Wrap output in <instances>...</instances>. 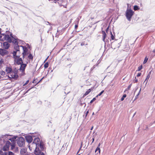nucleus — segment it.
<instances>
[{
	"mask_svg": "<svg viewBox=\"0 0 155 155\" xmlns=\"http://www.w3.org/2000/svg\"><path fill=\"white\" fill-rule=\"evenodd\" d=\"M2 155H8V153L7 152H4L2 154Z\"/></svg>",
	"mask_w": 155,
	"mask_h": 155,
	"instance_id": "nucleus-43",
	"label": "nucleus"
},
{
	"mask_svg": "<svg viewBox=\"0 0 155 155\" xmlns=\"http://www.w3.org/2000/svg\"><path fill=\"white\" fill-rule=\"evenodd\" d=\"M10 145L11 146V142L9 141H6L5 146L9 148Z\"/></svg>",
	"mask_w": 155,
	"mask_h": 155,
	"instance_id": "nucleus-18",
	"label": "nucleus"
},
{
	"mask_svg": "<svg viewBox=\"0 0 155 155\" xmlns=\"http://www.w3.org/2000/svg\"><path fill=\"white\" fill-rule=\"evenodd\" d=\"M35 80L33 81V83H35L36 82Z\"/></svg>",
	"mask_w": 155,
	"mask_h": 155,
	"instance_id": "nucleus-47",
	"label": "nucleus"
},
{
	"mask_svg": "<svg viewBox=\"0 0 155 155\" xmlns=\"http://www.w3.org/2000/svg\"><path fill=\"white\" fill-rule=\"evenodd\" d=\"M0 40L2 41L6 40L9 43L12 42L15 45L17 44V39L13 37L12 33L9 31H7L5 34L1 36L0 37Z\"/></svg>",
	"mask_w": 155,
	"mask_h": 155,
	"instance_id": "nucleus-1",
	"label": "nucleus"
},
{
	"mask_svg": "<svg viewBox=\"0 0 155 155\" xmlns=\"http://www.w3.org/2000/svg\"><path fill=\"white\" fill-rule=\"evenodd\" d=\"M150 73L151 72H150L147 75V78H146L145 80H148L149 78H150Z\"/></svg>",
	"mask_w": 155,
	"mask_h": 155,
	"instance_id": "nucleus-25",
	"label": "nucleus"
},
{
	"mask_svg": "<svg viewBox=\"0 0 155 155\" xmlns=\"http://www.w3.org/2000/svg\"><path fill=\"white\" fill-rule=\"evenodd\" d=\"M28 58L29 59H33V56L31 54H30L28 56Z\"/></svg>",
	"mask_w": 155,
	"mask_h": 155,
	"instance_id": "nucleus-26",
	"label": "nucleus"
},
{
	"mask_svg": "<svg viewBox=\"0 0 155 155\" xmlns=\"http://www.w3.org/2000/svg\"><path fill=\"white\" fill-rule=\"evenodd\" d=\"M100 145H101L100 143H99L98 145V146H97V147H100Z\"/></svg>",
	"mask_w": 155,
	"mask_h": 155,
	"instance_id": "nucleus-51",
	"label": "nucleus"
},
{
	"mask_svg": "<svg viewBox=\"0 0 155 155\" xmlns=\"http://www.w3.org/2000/svg\"><path fill=\"white\" fill-rule=\"evenodd\" d=\"M21 47H22L23 50V55L24 57V56L26 55L27 54V52L28 51V49L26 47L23 46H21Z\"/></svg>",
	"mask_w": 155,
	"mask_h": 155,
	"instance_id": "nucleus-13",
	"label": "nucleus"
},
{
	"mask_svg": "<svg viewBox=\"0 0 155 155\" xmlns=\"http://www.w3.org/2000/svg\"><path fill=\"white\" fill-rule=\"evenodd\" d=\"M19 53H20V52L19 51V52H17V53H16V55H19Z\"/></svg>",
	"mask_w": 155,
	"mask_h": 155,
	"instance_id": "nucleus-46",
	"label": "nucleus"
},
{
	"mask_svg": "<svg viewBox=\"0 0 155 155\" xmlns=\"http://www.w3.org/2000/svg\"><path fill=\"white\" fill-rule=\"evenodd\" d=\"M7 51L5 49H0V54L2 55H4L7 53Z\"/></svg>",
	"mask_w": 155,
	"mask_h": 155,
	"instance_id": "nucleus-15",
	"label": "nucleus"
},
{
	"mask_svg": "<svg viewBox=\"0 0 155 155\" xmlns=\"http://www.w3.org/2000/svg\"><path fill=\"white\" fill-rule=\"evenodd\" d=\"M153 52H155V49H154L153 51Z\"/></svg>",
	"mask_w": 155,
	"mask_h": 155,
	"instance_id": "nucleus-53",
	"label": "nucleus"
},
{
	"mask_svg": "<svg viewBox=\"0 0 155 155\" xmlns=\"http://www.w3.org/2000/svg\"><path fill=\"white\" fill-rule=\"evenodd\" d=\"M141 90V88H140V91H139V93H138V94H137V95L135 97V99H137V97L140 94V91Z\"/></svg>",
	"mask_w": 155,
	"mask_h": 155,
	"instance_id": "nucleus-35",
	"label": "nucleus"
},
{
	"mask_svg": "<svg viewBox=\"0 0 155 155\" xmlns=\"http://www.w3.org/2000/svg\"><path fill=\"white\" fill-rule=\"evenodd\" d=\"M14 48L15 51H13V56L15 57V56H16V53L19 52V48L18 44L15 45Z\"/></svg>",
	"mask_w": 155,
	"mask_h": 155,
	"instance_id": "nucleus-7",
	"label": "nucleus"
},
{
	"mask_svg": "<svg viewBox=\"0 0 155 155\" xmlns=\"http://www.w3.org/2000/svg\"><path fill=\"white\" fill-rule=\"evenodd\" d=\"M126 94H124L123 95V97H121V101H123L124 100V98L126 97Z\"/></svg>",
	"mask_w": 155,
	"mask_h": 155,
	"instance_id": "nucleus-27",
	"label": "nucleus"
},
{
	"mask_svg": "<svg viewBox=\"0 0 155 155\" xmlns=\"http://www.w3.org/2000/svg\"><path fill=\"white\" fill-rule=\"evenodd\" d=\"M96 100V98H94L90 102V103L91 104L94 101H95Z\"/></svg>",
	"mask_w": 155,
	"mask_h": 155,
	"instance_id": "nucleus-34",
	"label": "nucleus"
},
{
	"mask_svg": "<svg viewBox=\"0 0 155 155\" xmlns=\"http://www.w3.org/2000/svg\"><path fill=\"white\" fill-rule=\"evenodd\" d=\"M1 74L2 75H4L5 74V72L3 71L1 72Z\"/></svg>",
	"mask_w": 155,
	"mask_h": 155,
	"instance_id": "nucleus-37",
	"label": "nucleus"
},
{
	"mask_svg": "<svg viewBox=\"0 0 155 155\" xmlns=\"http://www.w3.org/2000/svg\"><path fill=\"white\" fill-rule=\"evenodd\" d=\"M9 148L6 147L5 146H4L2 150L4 151H7L9 150Z\"/></svg>",
	"mask_w": 155,
	"mask_h": 155,
	"instance_id": "nucleus-22",
	"label": "nucleus"
},
{
	"mask_svg": "<svg viewBox=\"0 0 155 155\" xmlns=\"http://www.w3.org/2000/svg\"><path fill=\"white\" fill-rule=\"evenodd\" d=\"M40 141V139L38 137H36L35 138L33 141V143L35 144L36 146V144H39Z\"/></svg>",
	"mask_w": 155,
	"mask_h": 155,
	"instance_id": "nucleus-14",
	"label": "nucleus"
},
{
	"mask_svg": "<svg viewBox=\"0 0 155 155\" xmlns=\"http://www.w3.org/2000/svg\"><path fill=\"white\" fill-rule=\"evenodd\" d=\"M5 71L7 73L9 74L12 71V69L9 67H7L5 69Z\"/></svg>",
	"mask_w": 155,
	"mask_h": 155,
	"instance_id": "nucleus-16",
	"label": "nucleus"
},
{
	"mask_svg": "<svg viewBox=\"0 0 155 155\" xmlns=\"http://www.w3.org/2000/svg\"><path fill=\"white\" fill-rule=\"evenodd\" d=\"M38 145L39 146H38V147H39L41 150H42L44 149V147L42 144L40 143L39 144H38L37 145ZM37 145V144H36Z\"/></svg>",
	"mask_w": 155,
	"mask_h": 155,
	"instance_id": "nucleus-19",
	"label": "nucleus"
},
{
	"mask_svg": "<svg viewBox=\"0 0 155 155\" xmlns=\"http://www.w3.org/2000/svg\"><path fill=\"white\" fill-rule=\"evenodd\" d=\"M148 81V80H145L144 82V83H145V85H146L147 84Z\"/></svg>",
	"mask_w": 155,
	"mask_h": 155,
	"instance_id": "nucleus-41",
	"label": "nucleus"
},
{
	"mask_svg": "<svg viewBox=\"0 0 155 155\" xmlns=\"http://www.w3.org/2000/svg\"><path fill=\"white\" fill-rule=\"evenodd\" d=\"M28 152H27V150L26 148H22L20 150V154L21 155H25Z\"/></svg>",
	"mask_w": 155,
	"mask_h": 155,
	"instance_id": "nucleus-12",
	"label": "nucleus"
},
{
	"mask_svg": "<svg viewBox=\"0 0 155 155\" xmlns=\"http://www.w3.org/2000/svg\"><path fill=\"white\" fill-rule=\"evenodd\" d=\"M40 155H45L44 153L42 152Z\"/></svg>",
	"mask_w": 155,
	"mask_h": 155,
	"instance_id": "nucleus-50",
	"label": "nucleus"
},
{
	"mask_svg": "<svg viewBox=\"0 0 155 155\" xmlns=\"http://www.w3.org/2000/svg\"><path fill=\"white\" fill-rule=\"evenodd\" d=\"M142 68V65H141L139 66L138 68V71H140Z\"/></svg>",
	"mask_w": 155,
	"mask_h": 155,
	"instance_id": "nucleus-32",
	"label": "nucleus"
},
{
	"mask_svg": "<svg viewBox=\"0 0 155 155\" xmlns=\"http://www.w3.org/2000/svg\"><path fill=\"white\" fill-rule=\"evenodd\" d=\"M25 139H26V141L28 143H31L32 141L33 140L32 136H26L25 137Z\"/></svg>",
	"mask_w": 155,
	"mask_h": 155,
	"instance_id": "nucleus-10",
	"label": "nucleus"
},
{
	"mask_svg": "<svg viewBox=\"0 0 155 155\" xmlns=\"http://www.w3.org/2000/svg\"><path fill=\"white\" fill-rule=\"evenodd\" d=\"M148 60V58H147V57H146L145 58V59L143 62V63L145 64L147 62Z\"/></svg>",
	"mask_w": 155,
	"mask_h": 155,
	"instance_id": "nucleus-30",
	"label": "nucleus"
},
{
	"mask_svg": "<svg viewBox=\"0 0 155 155\" xmlns=\"http://www.w3.org/2000/svg\"><path fill=\"white\" fill-rule=\"evenodd\" d=\"M18 77V76L17 73L12 71L8 74V77L10 78L16 79Z\"/></svg>",
	"mask_w": 155,
	"mask_h": 155,
	"instance_id": "nucleus-6",
	"label": "nucleus"
},
{
	"mask_svg": "<svg viewBox=\"0 0 155 155\" xmlns=\"http://www.w3.org/2000/svg\"><path fill=\"white\" fill-rule=\"evenodd\" d=\"M43 78H44V77H43V78L41 79V81Z\"/></svg>",
	"mask_w": 155,
	"mask_h": 155,
	"instance_id": "nucleus-56",
	"label": "nucleus"
},
{
	"mask_svg": "<svg viewBox=\"0 0 155 155\" xmlns=\"http://www.w3.org/2000/svg\"><path fill=\"white\" fill-rule=\"evenodd\" d=\"M97 150L98 151V152L100 153V147H97V148H96L95 152H96Z\"/></svg>",
	"mask_w": 155,
	"mask_h": 155,
	"instance_id": "nucleus-28",
	"label": "nucleus"
},
{
	"mask_svg": "<svg viewBox=\"0 0 155 155\" xmlns=\"http://www.w3.org/2000/svg\"><path fill=\"white\" fill-rule=\"evenodd\" d=\"M44 67L45 68H47L48 66V62L44 64Z\"/></svg>",
	"mask_w": 155,
	"mask_h": 155,
	"instance_id": "nucleus-29",
	"label": "nucleus"
},
{
	"mask_svg": "<svg viewBox=\"0 0 155 155\" xmlns=\"http://www.w3.org/2000/svg\"><path fill=\"white\" fill-rule=\"evenodd\" d=\"M138 80L137 79H136V77H135V80L134 81V83H137V82Z\"/></svg>",
	"mask_w": 155,
	"mask_h": 155,
	"instance_id": "nucleus-42",
	"label": "nucleus"
},
{
	"mask_svg": "<svg viewBox=\"0 0 155 155\" xmlns=\"http://www.w3.org/2000/svg\"><path fill=\"white\" fill-rule=\"evenodd\" d=\"M134 13V12L131 9H127L126 12L125 16L129 21H130L131 18L133 15Z\"/></svg>",
	"mask_w": 155,
	"mask_h": 155,
	"instance_id": "nucleus-3",
	"label": "nucleus"
},
{
	"mask_svg": "<svg viewBox=\"0 0 155 155\" xmlns=\"http://www.w3.org/2000/svg\"><path fill=\"white\" fill-rule=\"evenodd\" d=\"M20 55H18L16 56H14L15 58L14 61L15 64H21L22 63V59L20 58Z\"/></svg>",
	"mask_w": 155,
	"mask_h": 155,
	"instance_id": "nucleus-5",
	"label": "nucleus"
},
{
	"mask_svg": "<svg viewBox=\"0 0 155 155\" xmlns=\"http://www.w3.org/2000/svg\"><path fill=\"white\" fill-rule=\"evenodd\" d=\"M94 127L93 126L91 127V130H92L93 128Z\"/></svg>",
	"mask_w": 155,
	"mask_h": 155,
	"instance_id": "nucleus-48",
	"label": "nucleus"
},
{
	"mask_svg": "<svg viewBox=\"0 0 155 155\" xmlns=\"http://www.w3.org/2000/svg\"><path fill=\"white\" fill-rule=\"evenodd\" d=\"M104 92V91H102L101 93H100L96 96V97H97L98 96H101L102 94Z\"/></svg>",
	"mask_w": 155,
	"mask_h": 155,
	"instance_id": "nucleus-33",
	"label": "nucleus"
},
{
	"mask_svg": "<svg viewBox=\"0 0 155 155\" xmlns=\"http://www.w3.org/2000/svg\"><path fill=\"white\" fill-rule=\"evenodd\" d=\"M131 84H130V85H129L128 87V89H130V88L131 87Z\"/></svg>",
	"mask_w": 155,
	"mask_h": 155,
	"instance_id": "nucleus-45",
	"label": "nucleus"
},
{
	"mask_svg": "<svg viewBox=\"0 0 155 155\" xmlns=\"http://www.w3.org/2000/svg\"><path fill=\"white\" fill-rule=\"evenodd\" d=\"M102 34H103V41L105 42V39L106 37V34L104 31H102Z\"/></svg>",
	"mask_w": 155,
	"mask_h": 155,
	"instance_id": "nucleus-17",
	"label": "nucleus"
},
{
	"mask_svg": "<svg viewBox=\"0 0 155 155\" xmlns=\"http://www.w3.org/2000/svg\"><path fill=\"white\" fill-rule=\"evenodd\" d=\"M110 35L111 39L112 40H114V37L112 34L111 31H110Z\"/></svg>",
	"mask_w": 155,
	"mask_h": 155,
	"instance_id": "nucleus-31",
	"label": "nucleus"
},
{
	"mask_svg": "<svg viewBox=\"0 0 155 155\" xmlns=\"http://www.w3.org/2000/svg\"><path fill=\"white\" fill-rule=\"evenodd\" d=\"M48 58H48H47L46 60H47Z\"/></svg>",
	"mask_w": 155,
	"mask_h": 155,
	"instance_id": "nucleus-58",
	"label": "nucleus"
},
{
	"mask_svg": "<svg viewBox=\"0 0 155 155\" xmlns=\"http://www.w3.org/2000/svg\"><path fill=\"white\" fill-rule=\"evenodd\" d=\"M141 74V73H138V74H137V77H139V76H140Z\"/></svg>",
	"mask_w": 155,
	"mask_h": 155,
	"instance_id": "nucleus-44",
	"label": "nucleus"
},
{
	"mask_svg": "<svg viewBox=\"0 0 155 155\" xmlns=\"http://www.w3.org/2000/svg\"><path fill=\"white\" fill-rule=\"evenodd\" d=\"M84 45H87V43L85 41H83L82 42L81 44V46H83Z\"/></svg>",
	"mask_w": 155,
	"mask_h": 155,
	"instance_id": "nucleus-24",
	"label": "nucleus"
},
{
	"mask_svg": "<svg viewBox=\"0 0 155 155\" xmlns=\"http://www.w3.org/2000/svg\"><path fill=\"white\" fill-rule=\"evenodd\" d=\"M94 138H93L92 139V143L94 141Z\"/></svg>",
	"mask_w": 155,
	"mask_h": 155,
	"instance_id": "nucleus-49",
	"label": "nucleus"
},
{
	"mask_svg": "<svg viewBox=\"0 0 155 155\" xmlns=\"http://www.w3.org/2000/svg\"><path fill=\"white\" fill-rule=\"evenodd\" d=\"M8 155H15L14 153L12 152H9Z\"/></svg>",
	"mask_w": 155,
	"mask_h": 155,
	"instance_id": "nucleus-36",
	"label": "nucleus"
},
{
	"mask_svg": "<svg viewBox=\"0 0 155 155\" xmlns=\"http://www.w3.org/2000/svg\"><path fill=\"white\" fill-rule=\"evenodd\" d=\"M1 29L0 28V35L2 34H1Z\"/></svg>",
	"mask_w": 155,
	"mask_h": 155,
	"instance_id": "nucleus-54",
	"label": "nucleus"
},
{
	"mask_svg": "<svg viewBox=\"0 0 155 155\" xmlns=\"http://www.w3.org/2000/svg\"><path fill=\"white\" fill-rule=\"evenodd\" d=\"M29 81H28V80H27V81H26V83H25V84H23V85L24 86H25L26 85V84H27L28 83Z\"/></svg>",
	"mask_w": 155,
	"mask_h": 155,
	"instance_id": "nucleus-38",
	"label": "nucleus"
},
{
	"mask_svg": "<svg viewBox=\"0 0 155 155\" xmlns=\"http://www.w3.org/2000/svg\"><path fill=\"white\" fill-rule=\"evenodd\" d=\"M50 1H53V2L55 3H56L58 0H49Z\"/></svg>",
	"mask_w": 155,
	"mask_h": 155,
	"instance_id": "nucleus-40",
	"label": "nucleus"
},
{
	"mask_svg": "<svg viewBox=\"0 0 155 155\" xmlns=\"http://www.w3.org/2000/svg\"><path fill=\"white\" fill-rule=\"evenodd\" d=\"M17 143L19 147H24L25 145V140L22 137H20L17 139Z\"/></svg>",
	"mask_w": 155,
	"mask_h": 155,
	"instance_id": "nucleus-4",
	"label": "nucleus"
},
{
	"mask_svg": "<svg viewBox=\"0 0 155 155\" xmlns=\"http://www.w3.org/2000/svg\"><path fill=\"white\" fill-rule=\"evenodd\" d=\"M75 28H76L77 27H78V25H75Z\"/></svg>",
	"mask_w": 155,
	"mask_h": 155,
	"instance_id": "nucleus-52",
	"label": "nucleus"
},
{
	"mask_svg": "<svg viewBox=\"0 0 155 155\" xmlns=\"http://www.w3.org/2000/svg\"><path fill=\"white\" fill-rule=\"evenodd\" d=\"M140 8L139 7V6L137 5H135L134 6V10H137L139 9Z\"/></svg>",
	"mask_w": 155,
	"mask_h": 155,
	"instance_id": "nucleus-23",
	"label": "nucleus"
},
{
	"mask_svg": "<svg viewBox=\"0 0 155 155\" xmlns=\"http://www.w3.org/2000/svg\"><path fill=\"white\" fill-rule=\"evenodd\" d=\"M38 145H37L36 148L35 150V154L36 155H40L41 154V150L39 147H38Z\"/></svg>",
	"mask_w": 155,
	"mask_h": 155,
	"instance_id": "nucleus-9",
	"label": "nucleus"
},
{
	"mask_svg": "<svg viewBox=\"0 0 155 155\" xmlns=\"http://www.w3.org/2000/svg\"><path fill=\"white\" fill-rule=\"evenodd\" d=\"M155 54H154L153 55V57L154 56H155Z\"/></svg>",
	"mask_w": 155,
	"mask_h": 155,
	"instance_id": "nucleus-57",
	"label": "nucleus"
},
{
	"mask_svg": "<svg viewBox=\"0 0 155 155\" xmlns=\"http://www.w3.org/2000/svg\"><path fill=\"white\" fill-rule=\"evenodd\" d=\"M94 113L93 112L92 113V115H94Z\"/></svg>",
	"mask_w": 155,
	"mask_h": 155,
	"instance_id": "nucleus-55",
	"label": "nucleus"
},
{
	"mask_svg": "<svg viewBox=\"0 0 155 155\" xmlns=\"http://www.w3.org/2000/svg\"><path fill=\"white\" fill-rule=\"evenodd\" d=\"M26 66L27 65L26 64H21L20 68V70L22 72H24L25 71V69L26 67Z\"/></svg>",
	"mask_w": 155,
	"mask_h": 155,
	"instance_id": "nucleus-11",
	"label": "nucleus"
},
{
	"mask_svg": "<svg viewBox=\"0 0 155 155\" xmlns=\"http://www.w3.org/2000/svg\"><path fill=\"white\" fill-rule=\"evenodd\" d=\"M1 78V76L0 75V78Z\"/></svg>",
	"mask_w": 155,
	"mask_h": 155,
	"instance_id": "nucleus-59",
	"label": "nucleus"
},
{
	"mask_svg": "<svg viewBox=\"0 0 155 155\" xmlns=\"http://www.w3.org/2000/svg\"><path fill=\"white\" fill-rule=\"evenodd\" d=\"M89 113V110H87V112H86L85 114H86V115H85V118H86L88 114V113Z\"/></svg>",
	"mask_w": 155,
	"mask_h": 155,
	"instance_id": "nucleus-39",
	"label": "nucleus"
},
{
	"mask_svg": "<svg viewBox=\"0 0 155 155\" xmlns=\"http://www.w3.org/2000/svg\"><path fill=\"white\" fill-rule=\"evenodd\" d=\"M4 64V61L2 59H1L0 60V68H1L3 64Z\"/></svg>",
	"mask_w": 155,
	"mask_h": 155,
	"instance_id": "nucleus-20",
	"label": "nucleus"
},
{
	"mask_svg": "<svg viewBox=\"0 0 155 155\" xmlns=\"http://www.w3.org/2000/svg\"><path fill=\"white\" fill-rule=\"evenodd\" d=\"M11 136L8 134H5L2 136V138L3 140H10L11 143V149L13 150L14 149L15 146V139L17 136H14L12 137H11Z\"/></svg>",
	"mask_w": 155,
	"mask_h": 155,
	"instance_id": "nucleus-2",
	"label": "nucleus"
},
{
	"mask_svg": "<svg viewBox=\"0 0 155 155\" xmlns=\"http://www.w3.org/2000/svg\"><path fill=\"white\" fill-rule=\"evenodd\" d=\"M8 43L9 42L8 41L4 42L2 45V46L3 48L6 49H8L10 46V44H9Z\"/></svg>",
	"mask_w": 155,
	"mask_h": 155,
	"instance_id": "nucleus-8",
	"label": "nucleus"
},
{
	"mask_svg": "<svg viewBox=\"0 0 155 155\" xmlns=\"http://www.w3.org/2000/svg\"><path fill=\"white\" fill-rule=\"evenodd\" d=\"M91 89H89L84 94V95L86 96L91 91Z\"/></svg>",
	"mask_w": 155,
	"mask_h": 155,
	"instance_id": "nucleus-21",
	"label": "nucleus"
}]
</instances>
